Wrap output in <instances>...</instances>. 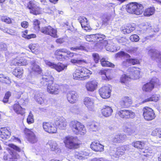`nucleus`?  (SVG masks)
Listing matches in <instances>:
<instances>
[{
    "label": "nucleus",
    "mask_w": 161,
    "mask_h": 161,
    "mask_svg": "<svg viewBox=\"0 0 161 161\" xmlns=\"http://www.w3.org/2000/svg\"><path fill=\"white\" fill-rule=\"evenodd\" d=\"M161 83L159 80L156 78L153 77L149 81L144 84L142 89L143 92L147 93L151 92L155 88L160 86Z\"/></svg>",
    "instance_id": "0eeeda50"
},
{
    "label": "nucleus",
    "mask_w": 161,
    "mask_h": 161,
    "mask_svg": "<svg viewBox=\"0 0 161 161\" xmlns=\"http://www.w3.org/2000/svg\"><path fill=\"white\" fill-rule=\"evenodd\" d=\"M125 134H119L115 135L112 139V142L114 145L123 142L125 139Z\"/></svg>",
    "instance_id": "a878e982"
},
{
    "label": "nucleus",
    "mask_w": 161,
    "mask_h": 161,
    "mask_svg": "<svg viewBox=\"0 0 161 161\" xmlns=\"http://www.w3.org/2000/svg\"><path fill=\"white\" fill-rule=\"evenodd\" d=\"M10 82V80L8 77L4 76L3 74H0V82L7 84Z\"/></svg>",
    "instance_id": "a18cd8bd"
},
{
    "label": "nucleus",
    "mask_w": 161,
    "mask_h": 161,
    "mask_svg": "<svg viewBox=\"0 0 161 161\" xmlns=\"http://www.w3.org/2000/svg\"><path fill=\"white\" fill-rule=\"evenodd\" d=\"M21 25L23 28H26L28 26L29 24L27 21H24L21 23Z\"/></svg>",
    "instance_id": "052dcab7"
},
{
    "label": "nucleus",
    "mask_w": 161,
    "mask_h": 161,
    "mask_svg": "<svg viewBox=\"0 0 161 161\" xmlns=\"http://www.w3.org/2000/svg\"><path fill=\"white\" fill-rule=\"evenodd\" d=\"M54 78L51 73L50 72H47L42 75L40 83L42 85L47 86L48 84L54 82Z\"/></svg>",
    "instance_id": "f3484780"
},
{
    "label": "nucleus",
    "mask_w": 161,
    "mask_h": 161,
    "mask_svg": "<svg viewBox=\"0 0 161 161\" xmlns=\"http://www.w3.org/2000/svg\"><path fill=\"white\" fill-rule=\"evenodd\" d=\"M35 98L36 101L40 104H41L43 101V98L42 96V95L39 94L35 95Z\"/></svg>",
    "instance_id": "864d4df0"
},
{
    "label": "nucleus",
    "mask_w": 161,
    "mask_h": 161,
    "mask_svg": "<svg viewBox=\"0 0 161 161\" xmlns=\"http://www.w3.org/2000/svg\"><path fill=\"white\" fill-rule=\"evenodd\" d=\"M102 115L106 117L111 116L113 112L112 108L108 106H104L101 110Z\"/></svg>",
    "instance_id": "c756f323"
},
{
    "label": "nucleus",
    "mask_w": 161,
    "mask_h": 161,
    "mask_svg": "<svg viewBox=\"0 0 161 161\" xmlns=\"http://www.w3.org/2000/svg\"><path fill=\"white\" fill-rule=\"evenodd\" d=\"M28 47L33 53L36 54L39 52V46L36 44H30L29 45Z\"/></svg>",
    "instance_id": "4c0bfd02"
},
{
    "label": "nucleus",
    "mask_w": 161,
    "mask_h": 161,
    "mask_svg": "<svg viewBox=\"0 0 161 161\" xmlns=\"http://www.w3.org/2000/svg\"><path fill=\"white\" fill-rule=\"evenodd\" d=\"M42 127L45 131L49 133H55L57 132L55 124L50 121L43 122Z\"/></svg>",
    "instance_id": "2eb2a0df"
},
{
    "label": "nucleus",
    "mask_w": 161,
    "mask_h": 161,
    "mask_svg": "<svg viewBox=\"0 0 161 161\" xmlns=\"http://www.w3.org/2000/svg\"><path fill=\"white\" fill-rule=\"evenodd\" d=\"M11 95V92L9 91L7 92L5 94L2 100L3 103H7L9 101L10 97Z\"/></svg>",
    "instance_id": "8fccbe9b"
},
{
    "label": "nucleus",
    "mask_w": 161,
    "mask_h": 161,
    "mask_svg": "<svg viewBox=\"0 0 161 161\" xmlns=\"http://www.w3.org/2000/svg\"><path fill=\"white\" fill-rule=\"evenodd\" d=\"M40 31L42 33L52 37L57 38L58 37L57 29L50 25L42 27Z\"/></svg>",
    "instance_id": "ddd939ff"
},
{
    "label": "nucleus",
    "mask_w": 161,
    "mask_h": 161,
    "mask_svg": "<svg viewBox=\"0 0 161 161\" xmlns=\"http://www.w3.org/2000/svg\"><path fill=\"white\" fill-rule=\"evenodd\" d=\"M27 8L29 10L30 14L35 15L42 14V8L36 4V2L34 0L30 1L27 5Z\"/></svg>",
    "instance_id": "9b49d317"
},
{
    "label": "nucleus",
    "mask_w": 161,
    "mask_h": 161,
    "mask_svg": "<svg viewBox=\"0 0 161 161\" xmlns=\"http://www.w3.org/2000/svg\"><path fill=\"white\" fill-rule=\"evenodd\" d=\"M142 116L146 121L152 120L156 117L154 110L149 106H146L143 107L142 108Z\"/></svg>",
    "instance_id": "1a4fd4ad"
},
{
    "label": "nucleus",
    "mask_w": 161,
    "mask_h": 161,
    "mask_svg": "<svg viewBox=\"0 0 161 161\" xmlns=\"http://www.w3.org/2000/svg\"><path fill=\"white\" fill-rule=\"evenodd\" d=\"M36 37V35L35 34H31L28 35L25 39H30L31 38H35Z\"/></svg>",
    "instance_id": "680f3d73"
},
{
    "label": "nucleus",
    "mask_w": 161,
    "mask_h": 161,
    "mask_svg": "<svg viewBox=\"0 0 161 161\" xmlns=\"http://www.w3.org/2000/svg\"><path fill=\"white\" fill-rule=\"evenodd\" d=\"M70 62L73 64H87V61L84 59L83 60H77L74 58L70 60Z\"/></svg>",
    "instance_id": "c03bdc74"
},
{
    "label": "nucleus",
    "mask_w": 161,
    "mask_h": 161,
    "mask_svg": "<svg viewBox=\"0 0 161 161\" xmlns=\"http://www.w3.org/2000/svg\"><path fill=\"white\" fill-rule=\"evenodd\" d=\"M125 53L124 51H121L118 53L117 55L119 57H122L125 56Z\"/></svg>",
    "instance_id": "69168bd1"
},
{
    "label": "nucleus",
    "mask_w": 161,
    "mask_h": 161,
    "mask_svg": "<svg viewBox=\"0 0 161 161\" xmlns=\"http://www.w3.org/2000/svg\"><path fill=\"white\" fill-rule=\"evenodd\" d=\"M62 85L56 83L54 82L48 84L47 86V91L50 94L56 95L58 94L62 91Z\"/></svg>",
    "instance_id": "f8f14e48"
},
{
    "label": "nucleus",
    "mask_w": 161,
    "mask_h": 161,
    "mask_svg": "<svg viewBox=\"0 0 161 161\" xmlns=\"http://www.w3.org/2000/svg\"><path fill=\"white\" fill-rule=\"evenodd\" d=\"M99 75L103 76L102 79L103 80L109 81L111 80L114 77L111 70L108 69H101L98 72Z\"/></svg>",
    "instance_id": "a211bd4d"
},
{
    "label": "nucleus",
    "mask_w": 161,
    "mask_h": 161,
    "mask_svg": "<svg viewBox=\"0 0 161 161\" xmlns=\"http://www.w3.org/2000/svg\"><path fill=\"white\" fill-rule=\"evenodd\" d=\"M143 5L136 2L127 4L126 7L127 12L131 14L139 15L143 14L145 17H149L154 14L155 9L153 6H150L144 10Z\"/></svg>",
    "instance_id": "f257e3e1"
},
{
    "label": "nucleus",
    "mask_w": 161,
    "mask_h": 161,
    "mask_svg": "<svg viewBox=\"0 0 161 161\" xmlns=\"http://www.w3.org/2000/svg\"><path fill=\"white\" fill-rule=\"evenodd\" d=\"M31 65L32 66L31 69L33 71L39 73L42 72V69L40 67L39 65L36 64L35 61L32 62Z\"/></svg>",
    "instance_id": "ea45409f"
},
{
    "label": "nucleus",
    "mask_w": 161,
    "mask_h": 161,
    "mask_svg": "<svg viewBox=\"0 0 161 161\" xmlns=\"http://www.w3.org/2000/svg\"><path fill=\"white\" fill-rule=\"evenodd\" d=\"M98 86V83L95 80H89L87 82L85 85V87L87 91L93 92L96 90Z\"/></svg>",
    "instance_id": "aec40b11"
},
{
    "label": "nucleus",
    "mask_w": 161,
    "mask_h": 161,
    "mask_svg": "<svg viewBox=\"0 0 161 161\" xmlns=\"http://www.w3.org/2000/svg\"><path fill=\"white\" fill-rule=\"evenodd\" d=\"M70 49L71 51H76L78 50H85L86 49L84 46L80 45L79 46L71 47L70 48Z\"/></svg>",
    "instance_id": "09e8293b"
},
{
    "label": "nucleus",
    "mask_w": 161,
    "mask_h": 161,
    "mask_svg": "<svg viewBox=\"0 0 161 161\" xmlns=\"http://www.w3.org/2000/svg\"><path fill=\"white\" fill-rule=\"evenodd\" d=\"M95 34L87 35L85 36V39L89 42H95Z\"/></svg>",
    "instance_id": "3c124183"
},
{
    "label": "nucleus",
    "mask_w": 161,
    "mask_h": 161,
    "mask_svg": "<svg viewBox=\"0 0 161 161\" xmlns=\"http://www.w3.org/2000/svg\"><path fill=\"white\" fill-rule=\"evenodd\" d=\"M31 130L25 128L23 132L28 140L31 143H34L36 142L38 140L35 134Z\"/></svg>",
    "instance_id": "dca6fc26"
},
{
    "label": "nucleus",
    "mask_w": 161,
    "mask_h": 161,
    "mask_svg": "<svg viewBox=\"0 0 161 161\" xmlns=\"http://www.w3.org/2000/svg\"><path fill=\"white\" fill-rule=\"evenodd\" d=\"M66 95L68 101L71 103H75L78 100V95L75 91H69L67 93Z\"/></svg>",
    "instance_id": "4be33fe9"
},
{
    "label": "nucleus",
    "mask_w": 161,
    "mask_h": 161,
    "mask_svg": "<svg viewBox=\"0 0 161 161\" xmlns=\"http://www.w3.org/2000/svg\"><path fill=\"white\" fill-rule=\"evenodd\" d=\"M131 145L140 151H142L146 148L145 143L143 141H134L131 143Z\"/></svg>",
    "instance_id": "bb28decb"
},
{
    "label": "nucleus",
    "mask_w": 161,
    "mask_h": 161,
    "mask_svg": "<svg viewBox=\"0 0 161 161\" xmlns=\"http://www.w3.org/2000/svg\"><path fill=\"white\" fill-rule=\"evenodd\" d=\"M100 64L103 67L114 68L115 65L112 63L108 61L105 58H102L100 59Z\"/></svg>",
    "instance_id": "473e14b6"
},
{
    "label": "nucleus",
    "mask_w": 161,
    "mask_h": 161,
    "mask_svg": "<svg viewBox=\"0 0 161 161\" xmlns=\"http://www.w3.org/2000/svg\"><path fill=\"white\" fill-rule=\"evenodd\" d=\"M8 146L15 152L11 151L9 148H7L6 150L8 151H10V152L9 153V154L4 156L3 159L6 160H8L9 161H16L19 157V155L16 152H20L22 149L13 143L9 144Z\"/></svg>",
    "instance_id": "7ed1b4c3"
},
{
    "label": "nucleus",
    "mask_w": 161,
    "mask_h": 161,
    "mask_svg": "<svg viewBox=\"0 0 161 161\" xmlns=\"http://www.w3.org/2000/svg\"><path fill=\"white\" fill-rule=\"evenodd\" d=\"M84 104L89 108H92L94 106L93 100L88 97H85L83 100Z\"/></svg>",
    "instance_id": "72a5a7b5"
},
{
    "label": "nucleus",
    "mask_w": 161,
    "mask_h": 161,
    "mask_svg": "<svg viewBox=\"0 0 161 161\" xmlns=\"http://www.w3.org/2000/svg\"><path fill=\"white\" fill-rule=\"evenodd\" d=\"M28 31L27 30H25V31H22V37L25 39H26L27 36L28 35L27 34L28 33Z\"/></svg>",
    "instance_id": "0e129e2a"
},
{
    "label": "nucleus",
    "mask_w": 161,
    "mask_h": 161,
    "mask_svg": "<svg viewBox=\"0 0 161 161\" xmlns=\"http://www.w3.org/2000/svg\"><path fill=\"white\" fill-rule=\"evenodd\" d=\"M10 134V132L7 129L4 128L0 131V138L5 140L9 138Z\"/></svg>",
    "instance_id": "c9c22d12"
},
{
    "label": "nucleus",
    "mask_w": 161,
    "mask_h": 161,
    "mask_svg": "<svg viewBox=\"0 0 161 161\" xmlns=\"http://www.w3.org/2000/svg\"><path fill=\"white\" fill-rule=\"evenodd\" d=\"M135 132V131L134 130L129 129V130H128L127 133L129 135H131Z\"/></svg>",
    "instance_id": "338daca9"
},
{
    "label": "nucleus",
    "mask_w": 161,
    "mask_h": 161,
    "mask_svg": "<svg viewBox=\"0 0 161 161\" xmlns=\"http://www.w3.org/2000/svg\"><path fill=\"white\" fill-rule=\"evenodd\" d=\"M132 104L131 98L127 96L123 97L119 102V104L122 108H128L131 107Z\"/></svg>",
    "instance_id": "6ab92c4d"
},
{
    "label": "nucleus",
    "mask_w": 161,
    "mask_h": 161,
    "mask_svg": "<svg viewBox=\"0 0 161 161\" xmlns=\"http://www.w3.org/2000/svg\"><path fill=\"white\" fill-rule=\"evenodd\" d=\"M149 53L150 54L151 57L153 60L159 59V63L161 64V52H158L156 50L151 49L149 50Z\"/></svg>",
    "instance_id": "cd10ccee"
},
{
    "label": "nucleus",
    "mask_w": 161,
    "mask_h": 161,
    "mask_svg": "<svg viewBox=\"0 0 161 161\" xmlns=\"http://www.w3.org/2000/svg\"><path fill=\"white\" fill-rule=\"evenodd\" d=\"M152 102H156L159 99V97L158 95L156 94H153L150 97Z\"/></svg>",
    "instance_id": "6e6d98bb"
},
{
    "label": "nucleus",
    "mask_w": 161,
    "mask_h": 161,
    "mask_svg": "<svg viewBox=\"0 0 161 161\" xmlns=\"http://www.w3.org/2000/svg\"><path fill=\"white\" fill-rule=\"evenodd\" d=\"M111 87L110 85L103 86L98 90L100 96L103 99L109 98L111 96Z\"/></svg>",
    "instance_id": "4468645a"
},
{
    "label": "nucleus",
    "mask_w": 161,
    "mask_h": 161,
    "mask_svg": "<svg viewBox=\"0 0 161 161\" xmlns=\"http://www.w3.org/2000/svg\"><path fill=\"white\" fill-rule=\"evenodd\" d=\"M65 41V38L63 37L57 38L55 41L56 43L59 44L64 43Z\"/></svg>",
    "instance_id": "4d7b16f0"
},
{
    "label": "nucleus",
    "mask_w": 161,
    "mask_h": 161,
    "mask_svg": "<svg viewBox=\"0 0 161 161\" xmlns=\"http://www.w3.org/2000/svg\"><path fill=\"white\" fill-rule=\"evenodd\" d=\"M46 64L47 65L50 67L51 68L55 69L56 64L51 62L49 61H47L46 62Z\"/></svg>",
    "instance_id": "13d9d810"
},
{
    "label": "nucleus",
    "mask_w": 161,
    "mask_h": 161,
    "mask_svg": "<svg viewBox=\"0 0 161 161\" xmlns=\"http://www.w3.org/2000/svg\"><path fill=\"white\" fill-rule=\"evenodd\" d=\"M11 141L14 142H18L19 143H21V142L20 139L14 136H13L11 138Z\"/></svg>",
    "instance_id": "bf43d9fd"
},
{
    "label": "nucleus",
    "mask_w": 161,
    "mask_h": 161,
    "mask_svg": "<svg viewBox=\"0 0 161 161\" xmlns=\"http://www.w3.org/2000/svg\"><path fill=\"white\" fill-rule=\"evenodd\" d=\"M69 127L72 132L76 135L83 136L86 132L85 126L77 120L71 121L69 124Z\"/></svg>",
    "instance_id": "39448f33"
},
{
    "label": "nucleus",
    "mask_w": 161,
    "mask_h": 161,
    "mask_svg": "<svg viewBox=\"0 0 161 161\" xmlns=\"http://www.w3.org/2000/svg\"><path fill=\"white\" fill-rule=\"evenodd\" d=\"M26 122L28 124L33 123L34 122V115L31 111L29 112L27 116Z\"/></svg>",
    "instance_id": "49530a36"
},
{
    "label": "nucleus",
    "mask_w": 161,
    "mask_h": 161,
    "mask_svg": "<svg viewBox=\"0 0 161 161\" xmlns=\"http://www.w3.org/2000/svg\"><path fill=\"white\" fill-rule=\"evenodd\" d=\"M95 42L97 43L106 44L108 41L105 40L106 36L103 34H95Z\"/></svg>",
    "instance_id": "7c9ffc66"
},
{
    "label": "nucleus",
    "mask_w": 161,
    "mask_h": 161,
    "mask_svg": "<svg viewBox=\"0 0 161 161\" xmlns=\"http://www.w3.org/2000/svg\"><path fill=\"white\" fill-rule=\"evenodd\" d=\"M55 125L56 127L62 128L67 126V122L64 118L61 117L55 121Z\"/></svg>",
    "instance_id": "2f4dec72"
},
{
    "label": "nucleus",
    "mask_w": 161,
    "mask_h": 161,
    "mask_svg": "<svg viewBox=\"0 0 161 161\" xmlns=\"http://www.w3.org/2000/svg\"><path fill=\"white\" fill-rule=\"evenodd\" d=\"M135 29V27L130 24H127L122 29L124 34H129Z\"/></svg>",
    "instance_id": "f704fd0d"
},
{
    "label": "nucleus",
    "mask_w": 161,
    "mask_h": 161,
    "mask_svg": "<svg viewBox=\"0 0 161 161\" xmlns=\"http://www.w3.org/2000/svg\"><path fill=\"white\" fill-rule=\"evenodd\" d=\"M100 124L97 122H93L90 125L91 130L93 131H96L98 130Z\"/></svg>",
    "instance_id": "37998d69"
},
{
    "label": "nucleus",
    "mask_w": 161,
    "mask_h": 161,
    "mask_svg": "<svg viewBox=\"0 0 161 161\" xmlns=\"http://www.w3.org/2000/svg\"><path fill=\"white\" fill-rule=\"evenodd\" d=\"M130 40L132 42H137L139 40V36L136 34H134L130 36Z\"/></svg>",
    "instance_id": "603ef678"
},
{
    "label": "nucleus",
    "mask_w": 161,
    "mask_h": 161,
    "mask_svg": "<svg viewBox=\"0 0 161 161\" xmlns=\"http://www.w3.org/2000/svg\"><path fill=\"white\" fill-rule=\"evenodd\" d=\"M54 55L58 61H64L72 58L74 56V53L66 48H61L55 50Z\"/></svg>",
    "instance_id": "20e7f679"
},
{
    "label": "nucleus",
    "mask_w": 161,
    "mask_h": 161,
    "mask_svg": "<svg viewBox=\"0 0 161 161\" xmlns=\"http://www.w3.org/2000/svg\"><path fill=\"white\" fill-rule=\"evenodd\" d=\"M24 70L22 68L19 67H15L13 70L12 74L15 77L21 79L24 74Z\"/></svg>",
    "instance_id": "c85d7f7f"
},
{
    "label": "nucleus",
    "mask_w": 161,
    "mask_h": 161,
    "mask_svg": "<svg viewBox=\"0 0 161 161\" xmlns=\"http://www.w3.org/2000/svg\"><path fill=\"white\" fill-rule=\"evenodd\" d=\"M12 109L17 114L23 116L25 113V109L22 108L18 102L14 103L11 107Z\"/></svg>",
    "instance_id": "412c9836"
},
{
    "label": "nucleus",
    "mask_w": 161,
    "mask_h": 161,
    "mask_svg": "<svg viewBox=\"0 0 161 161\" xmlns=\"http://www.w3.org/2000/svg\"><path fill=\"white\" fill-rule=\"evenodd\" d=\"M68 65L66 64H63L62 63H58L56 64L55 69L58 72H60L67 69Z\"/></svg>",
    "instance_id": "e433bc0d"
},
{
    "label": "nucleus",
    "mask_w": 161,
    "mask_h": 161,
    "mask_svg": "<svg viewBox=\"0 0 161 161\" xmlns=\"http://www.w3.org/2000/svg\"><path fill=\"white\" fill-rule=\"evenodd\" d=\"M151 135L157 138H161V128H157L153 130L152 132Z\"/></svg>",
    "instance_id": "79ce46f5"
},
{
    "label": "nucleus",
    "mask_w": 161,
    "mask_h": 161,
    "mask_svg": "<svg viewBox=\"0 0 161 161\" xmlns=\"http://www.w3.org/2000/svg\"><path fill=\"white\" fill-rule=\"evenodd\" d=\"M92 56L95 63H98L100 58L99 54L97 53H93L92 54Z\"/></svg>",
    "instance_id": "5fc2aeb1"
},
{
    "label": "nucleus",
    "mask_w": 161,
    "mask_h": 161,
    "mask_svg": "<svg viewBox=\"0 0 161 161\" xmlns=\"http://www.w3.org/2000/svg\"><path fill=\"white\" fill-rule=\"evenodd\" d=\"M78 20L80 23L82 27L85 30L87 31L92 29L86 18L81 16L78 18Z\"/></svg>",
    "instance_id": "393cba45"
},
{
    "label": "nucleus",
    "mask_w": 161,
    "mask_h": 161,
    "mask_svg": "<svg viewBox=\"0 0 161 161\" xmlns=\"http://www.w3.org/2000/svg\"><path fill=\"white\" fill-rule=\"evenodd\" d=\"M115 115L120 119L125 120L133 119L135 116V113L131 110L125 109L118 110Z\"/></svg>",
    "instance_id": "6e6552de"
},
{
    "label": "nucleus",
    "mask_w": 161,
    "mask_h": 161,
    "mask_svg": "<svg viewBox=\"0 0 161 161\" xmlns=\"http://www.w3.org/2000/svg\"><path fill=\"white\" fill-rule=\"evenodd\" d=\"M28 64V61L24 56L21 55H19L12 58L9 62L11 66H26Z\"/></svg>",
    "instance_id": "9d476101"
},
{
    "label": "nucleus",
    "mask_w": 161,
    "mask_h": 161,
    "mask_svg": "<svg viewBox=\"0 0 161 161\" xmlns=\"http://www.w3.org/2000/svg\"><path fill=\"white\" fill-rule=\"evenodd\" d=\"M133 65L136 64H140V61L139 59L137 58H133Z\"/></svg>",
    "instance_id": "e2e57ef3"
},
{
    "label": "nucleus",
    "mask_w": 161,
    "mask_h": 161,
    "mask_svg": "<svg viewBox=\"0 0 161 161\" xmlns=\"http://www.w3.org/2000/svg\"><path fill=\"white\" fill-rule=\"evenodd\" d=\"M92 74V72L86 67L78 66L75 68L72 75L74 80H84L89 79Z\"/></svg>",
    "instance_id": "f03ea898"
},
{
    "label": "nucleus",
    "mask_w": 161,
    "mask_h": 161,
    "mask_svg": "<svg viewBox=\"0 0 161 161\" xmlns=\"http://www.w3.org/2000/svg\"><path fill=\"white\" fill-rule=\"evenodd\" d=\"M79 156L80 157H82V158L85 157V156L87 155V154L86 152L82 151L81 152V153L79 154Z\"/></svg>",
    "instance_id": "774afa93"
},
{
    "label": "nucleus",
    "mask_w": 161,
    "mask_h": 161,
    "mask_svg": "<svg viewBox=\"0 0 161 161\" xmlns=\"http://www.w3.org/2000/svg\"><path fill=\"white\" fill-rule=\"evenodd\" d=\"M130 76L131 78L134 80L139 79L140 77V71L138 68L133 66L130 67Z\"/></svg>",
    "instance_id": "5701e85b"
},
{
    "label": "nucleus",
    "mask_w": 161,
    "mask_h": 161,
    "mask_svg": "<svg viewBox=\"0 0 161 161\" xmlns=\"http://www.w3.org/2000/svg\"><path fill=\"white\" fill-rule=\"evenodd\" d=\"M40 22L38 19H35L33 22V29L36 31H38L40 29Z\"/></svg>",
    "instance_id": "de8ad7c7"
},
{
    "label": "nucleus",
    "mask_w": 161,
    "mask_h": 161,
    "mask_svg": "<svg viewBox=\"0 0 161 161\" xmlns=\"http://www.w3.org/2000/svg\"><path fill=\"white\" fill-rule=\"evenodd\" d=\"M90 147L95 152H103L104 150V146L97 141L92 142L91 144Z\"/></svg>",
    "instance_id": "b1692460"
},
{
    "label": "nucleus",
    "mask_w": 161,
    "mask_h": 161,
    "mask_svg": "<svg viewBox=\"0 0 161 161\" xmlns=\"http://www.w3.org/2000/svg\"><path fill=\"white\" fill-rule=\"evenodd\" d=\"M130 79L131 78L130 75L128 76L125 74H124L120 77V82L122 84H124L126 85L128 84Z\"/></svg>",
    "instance_id": "58836bf2"
},
{
    "label": "nucleus",
    "mask_w": 161,
    "mask_h": 161,
    "mask_svg": "<svg viewBox=\"0 0 161 161\" xmlns=\"http://www.w3.org/2000/svg\"><path fill=\"white\" fill-rule=\"evenodd\" d=\"M65 147L69 149L75 150L80 147V143L77 137L70 136H65L63 139Z\"/></svg>",
    "instance_id": "423d86ee"
},
{
    "label": "nucleus",
    "mask_w": 161,
    "mask_h": 161,
    "mask_svg": "<svg viewBox=\"0 0 161 161\" xmlns=\"http://www.w3.org/2000/svg\"><path fill=\"white\" fill-rule=\"evenodd\" d=\"M1 20L7 24H11L12 23V19L7 15H3L1 17Z\"/></svg>",
    "instance_id": "a19ab883"
}]
</instances>
